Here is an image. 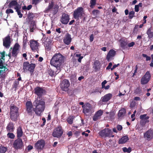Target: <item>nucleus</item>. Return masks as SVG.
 Listing matches in <instances>:
<instances>
[{"label": "nucleus", "mask_w": 153, "mask_h": 153, "mask_svg": "<svg viewBox=\"0 0 153 153\" xmlns=\"http://www.w3.org/2000/svg\"><path fill=\"white\" fill-rule=\"evenodd\" d=\"M33 111L38 116H40L45 108V102L42 99L41 96H38L33 102Z\"/></svg>", "instance_id": "obj_1"}, {"label": "nucleus", "mask_w": 153, "mask_h": 153, "mask_svg": "<svg viewBox=\"0 0 153 153\" xmlns=\"http://www.w3.org/2000/svg\"><path fill=\"white\" fill-rule=\"evenodd\" d=\"M64 57V56L60 53L55 54L51 60V65L55 67L60 71V66L63 62Z\"/></svg>", "instance_id": "obj_2"}, {"label": "nucleus", "mask_w": 153, "mask_h": 153, "mask_svg": "<svg viewBox=\"0 0 153 153\" xmlns=\"http://www.w3.org/2000/svg\"><path fill=\"white\" fill-rule=\"evenodd\" d=\"M35 60L34 59L30 61V64L28 62H25L23 63V70L24 71H29L31 74H32L34 71V69L36 67V65L35 63H31L33 62V61Z\"/></svg>", "instance_id": "obj_3"}, {"label": "nucleus", "mask_w": 153, "mask_h": 153, "mask_svg": "<svg viewBox=\"0 0 153 153\" xmlns=\"http://www.w3.org/2000/svg\"><path fill=\"white\" fill-rule=\"evenodd\" d=\"M83 9L82 7H80L77 8L75 10L73 14V16L75 19L79 20V18H82L85 15L83 11Z\"/></svg>", "instance_id": "obj_4"}, {"label": "nucleus", "mask_w": 153, "mask_h": 153, "mask_svg": "<svg viewBox=\"0 0 153 153\" xmlns=\"http://www.w3.org/2000/svg\"><path fill=\"white\" fill-rule=\"evenodd\" d=\"M82 107L83 108V112L85 114H91L94 112L93 108L89 103L85 104L82 106Z\"/></svg>", "instance_id": "obj_5"}, {"label": "nucleus", "mask_w": 153, "mask_h": 153, "mask_svg": "<svg viewBox=\"0 0 153 153\" xmlns=\"http://www.w3.org/2000/svg\"><path fill=\"white\" fill-rule=\"evenodd\" d=\"M24 146L21 139L18 138L15 140L13 143V147L16 150L22 149Z\"/></svg>", "instance_id": "obj_6"}, {"label": "nucleus", "mask_w": 153, "mask_h": 153, "mask_svg": "<svg viewBox=\"0 0 153 153\" xmlns=\"http://www.w3.org/2000/svg\"><path fill=\"white\" fill-rule=\"evenodd\" d=\"M30 46L33 52H36L39 51V43L37 41L35 40H31L30 42Z\"/></svg>", "instance_id": "obj_7"}, {"label": "nucleus", "mask_w": 153, "mask_h": 153, "mask_svg": "<svg viewBox=\"0 0 153 153\" xmlns=\"http://www.w3.org/2000/svg\"><path fill=\"white\" fill-rule=\"evenodd\" d=\"M113 132L111 129L106 128L105 129L101 131L100 132V135L102 137H114V135H113Z\"/></svg>", "instance_id": "obj_8"}, {"label": "nucleus", "mask_w": 153, "mask_h": 153, "mask_svg": "<svg viewBox=\"0 0 153 153\" xmlns=\"http://www.w3.org/2000/svg\"><path fill=\"white\" fill-rule=\"evenodd\" d=\"M70 84L69 81L66 79L63 80L60 84L62 90L64 91H67L69 90V87Z\"/></svg>", "instance_id": "obj_9"}, {"label": "nucleus", "mask_w": 153, "mask_h": 153, "mask_svg": "<svg viewBox=\"0 0 153 153\" xmlns=\"http://www.w3.org/2000/svg\"><path fill=\"white\" fill-rule=\"evenodd\" d=\"M151 77L149 72L147 71L141 79L140 82L142 85L147 84L149 81Z\"/></svg>", "instance_id": "obj_10"}, {"label": "nucleus", "mask_w": 153, "mask_h": 153, "mask_svg": "<svg viewBox=\"0 0 153 153\" xmlns=\"http://www.w3.org/2000/svg\"><path fill=\"white\" fill-rule=\"evenodd\" d=\"M63 131L60 126H59L56 128L54 129L53 134L54 137H59L62 135Z\"/></svg>", "instance_id": "obj_11"}, {"label": "nucleus", "mask_w": 153, "mask_h": 153, "mask_svg": "<svg viewBox=\"0 0 153 153\" xmlns=\"http://www.w3.org/2000/svg\"><path fill=\"white\" fill-rule=\"evenodd\" d=\"M25 105L27 112L29 114L31 115L33 113L34 108L32 102L30 101H27L26 102Z\"/></svg>", "instance_id": "obj_12"}, {"label": "nucleus", "mask_w": 153, "mask_h": 153, "mask_svg": "<svg viewBox=\"0 0 153 153\" xmlns=\"http://www.w3.org/2000/svg\"><path fill=\"white\" fill-rule=\"evenodd\" d=\"M35 93L37 96H42L46 94V91L44 88L37 87L34 89Z\"/></svg>", "instance_id": "obj_13"}, {"label": "nucleus", "mask_w": 153, "mask_h": 153, "mask_svg": "<svg viewBox=\"0 0 153 153\" xmlns=\"http://www.w3.org/2000/svg\"><path fill=\"white\" fill-rule=\"evenodd\" d=\"M70 20L69 15L67 14L63 13L60 19V21L62 24L64 25L67 24Z\"/></svg>", "instance_id": "obj_14"}, {"label": "nucleus", "mask_w": 153, "mask_h": 153, "mask_svg": "<svg viewBox=\"0 0 153 153\" xmlns=\"http://www.w3.org/2000/svg\"><path fill=\"white\" fill-rule=\"evenodd\" d=\"M45 144V141L42 140H38L35 144V148L38 150H41L44 147Z\"/></svg>", "instance_id": "obj_15"}, {"label": "nucleus", "mask_w": 153, "mask_h": 153, "mask_svg": "<svg viewBox=\"0 0 153 153\" xmlns=\"http://www.w3.org/2000/svg\"><path fill=\"white\" fill-rule=\"evenodd\" d=\"M10 43V38L9 36H7L3 39V45L6 48H9Z\"/></svg>", "instance_id": "obj_16"}, {"label": "nucleus", "mask_w": 153, "mask_h": 153, "mask_svg": "<svg viewBox=\"0 0 153 153\" xmlns=\"http://www.w3.org/2000/svg\"><path fill=\"white\" fill-rule=\"evenodd\" d=\"M116 54L115 51L113 49L110 50L107 53L106 56V59L108 62H110L111 59H113V57Z\"/></svg>", "instance_id": "obj_17"}, {"label": "nucleus", "mask_w": 153, "mask_h": 153, "mask_svg": "<svg viewBox=\"0 0 153 153\" xmlns=\"http://www.w3.org/2000/svg\"><path fill=\"white\" fill-rule=\"evenodd\" d=\"M72 41L71 35L68 33L66 34L63 39L64 43L66 45H69Z\"/></svg>", "instance_id": "obj_18"}, {"label": "nucleus", "mask_w": 153, "mask_h": 153, "mask_svg": "<svg viewBox=\"0 0 153 153\" xmlns=\"http://www.w3.org/2000/svg\"><path fill=\"white\" fill-rule=\"evenodd\" d=\"M14 6V9H15V8L16 7H19L21 6V4H19L18 3L17 0H11L8 4V7L11 8H12Z\"/></svg>", "instance_id": "obj_19"}, {"label": "nucleus", "mask_w": 153, "mask_h": 153, "mask_svg": "<svg viewBox=\"0 0 153 153\" xmlns=\"http://www.w3.org/2000/svg\"><path fill=\"white\" fill-rule=\"evenodd\" d=\"M103 113V111L100 110L98 111L95 114L93 117V120L96 121L98 120L100 118V116L102 115Z\"/></svg>", "instance_id": "obj_20"}, {"label": "nucleus", "mask_w": 153, "mask_h": 153, "mask_svg": "<svg viewBox=\"0 0 153 153\" xmlns=\"http://www.w3.org/2000/svg\"><path fill=\"white\" fill-rule=\"evenodd\" d=\"M120 46L123 50L127 49L128 48V42L126 40H122L120 41Z\"/></svg>", "instance_id": "obj_21"}, {"label": "nucleus", "mask_w": 153, "mask_h": 153, "mask_svg": "<svg viewBox=\"0 0 153 153\" xmlns=\"http://www.w3.org/2000/svg\"><path fill=\"white\" fill-rule=\"evenodd\" d=\"M6 129L8 132H13L14 129L13 123L12 122L9 123L7 126Z\"/></svg>", "instance_id": "obj_22"}, {"label": "nucleus", "mask_w": 153, "mask_h": 153, "mask_svg": "<svg viewBox=\"0 0 153 153\" xmlns=\"http://www.w3.org/2000/svg\"><path fill=\"white\" fill-rule=\"evenodd\" d=\"M145 137L151 139L153 138V131L152 130L147 131L144 134Z\"/></svg>", "instance_id": "obj_23"}, {"label": "nucleus", "mask_w": 153, "mask_h": 153, "mask_svg": "<svg viewBox=\"0 0 153 153\" xmlns=\"http://www.w3.org/2000/svg\"><path fill=\"white\" fill-rule=\"evenodd\" d=\"M10 113H18V108L13 104L10 105Z\"/></svg>", "instance_id": "obj_24"}, {"label": "nucleus", "mask_w": 153, "mask_h": 153, "mask_svg": "<svg viewBox=\"0 0 153 153\" xmlns=\"http://www.w3.org/2000/svg\"><path fill=\"white\" fill-rule=\"evenodd\" d=\"M153 30V28L152 27H151L147 31L146 33L148 36L149 38L150 39L153 37V32L152 31Z\"/></svg>", "instance_id": "obj_25"}, {"label": "nucleus", "mask_w": 153, "mask_h": 153, "mask_svg": "<svg viewBox=\"0 0 153 153\" xmlns=\"http://www.w3.org/2000/svg\"><path fill=\"white\" fill-rule=\"evenodd\" d=\"M128 140V137L127 136H124L119 140V144L124 143L126 142Z\"/></svg>", "instance_id": "obj_26"}, {"label": "nucleus", "mask_w": 153, "mask_h": 153, "mask_svg": "<svg viewBox=\"0 0 153 153\" xmlns=\"http://www.w3.org/2000/svg\"><path fill=\"white\" fill-rule=\"evenodd\" d=\"M23 131L21 126H19L17 129V137L18 138H20L23 134Z\"/></svg>", "instance_id": "obj_27"}, {"label": "nucleus", "mask_w": 153, "mask_h": 153, "mask_svg": "<svg viewBox=\"0 0 153 153\" xmlns=\"http://www.w3.org/2000/svg\"><path fill=\"white\" fill-rule=\"evenodd\" d=\"M18 113H10V118L12 120L16 121L17 120Z\"/></svg>", "instance_id": "obj_28"}, {"label": "nucleus", "mask_w": 153, "mask_h": 153, "mask_svg": "<svg viewBox=\"0 0 153 153\" xmlns=\"http://www.w3.org/2000/svg\"><path fill=\"white\" fill-rule=\"evenodd\" d=\"M54 6V2L53 1H51L49 3V5L47 8L45 10V11L47 13L53 9Z\"/></svg>", "instance_id": "obj_29"}, {"label": "nucleus", "mask_w": 153, "mask_h": 153, "mask_svg": "<svg viewBox=\"0 0 153 153\" xmlns=\"http://www.w3.org/2000/svg\"><path fill=\"white\" fill-rule=\"evenodd\" d=\"M126 110L124 108L121 109L119 111L118 116L119 117H123L126 114Z\"/></svg>", "instance_id": "obj_30"}, {"label": "nucleus", "mask_w": 153, "mask_h": 153, "mask_svg": "<svg viewBox=\"0 0 153 153\" xmlns=\"http://www.w3.org/2000/svg\"><path fill=\"white\" fill-rule=\"evenodd\" d=\"M21 8V6H20L18 7H16L15 8L16 11L17 12L18 15L19 16V18H21L23 16V14L21 13V10H20Z\"/></svg>", "instance_id": "obj_31"}, {"label": "nucleus", "mask_w": 153, "mask_h": 153, "mask_svg": "<svg viewBox=\"0 0 153 153\" xmlns=\"http://www.w3.org/2000/svg\"><path fill=\"white\" fill-rule=\"evenodd\" d=\"M35 16V13L32 12H29L27 15V18L29 21H31L33 19Z\"/></svg>", "instance_id": "obj_32"}, {"label": "nucleus", "mask_w": 153, "mask_h": 153, "mask_svg": "<svg viewBox=\"0 0 153 153\" xmlns=\"http://www.w3.org/2000/svg\"><path fill=\"white\" fill-rule=\"evenodd\" d=\"M149 117L147 116L146 114L141 115L140 116V118L142 120L146 122V120L149 119Z\"/></svg>", "instance_id": "obj_33"}, {"label": "nucleus", "mask_w": 153, "mask_h": 153, "mask_svg": "<svg viewBox=\"0 0 153 153\" xmlns=\"http://www.w3.org/2000/svg\"><path fill=\"white\" fill-rule=\"evenodd\" d=\"M111 98V96H103L102 97L101 100L103 102L108 101Z\"/></svg>", "instance_id": "obj_34"}, {"label": "nucleus", "mask_w": 153, "mask_h": 153, "mask_svg": "<svg viewBox=\"0 0 153 153\" xmlns=\"http://www.w3.org/2000/svg\"><path fill=\"white\" fill-rule=\"evenodd\" d=\"M7 149L4 146H0V153H5L7 151Z\"/></svg>", "instance_id": "obj_35"}, {"label": "nucleus", "mask_w": 153, "mask_h": 153, "mask_svg": "<svg viewBox=\"0 0 153 153\" xmlns=\"http://www.w3.org/2000/svg\"><path fill=\"white\" fill-rule=\"evenodd\" d=\"M11 53L12 56L13 57H16L18 55V51H17L14 49H13Z\"/></svg>", "instance_id": "obj_36"}, {"label": "nucleus", "mask_w": 153, "mask_h": 153, "mask_svg": "<svg viewBox=\"0 0 153 153\" xmlns=\"http://www.w3.org/2000/svg\"><path fill=\"white\" fill-rule=\"evenodd\" d=\"M48 72L49 75L51 76H53L55 75L54 71L51 69H49L48 70Z\"/></svg>", "instance_id": "obj_37"}, {"label": "nucleus", "mask_w": 153, "mask_h": 153, "mask_svg": "<svg viewBox=\"0 0 153 153\" xmlns=\"http://www.w3.org/2000/svg\"><path fill=\"white\" fill-rule=\"evenodd\" d=\"M5 51H3V52H1L0 51V56L1 57V59L3 60L4 61V57L5 56Z\"/></svg>", "instance_id": "obj_38"}, {"label": "nucleus", "mask_w": 153, "mask_h": 153, "mask_svg": "<svg viewBox=\"0 0 153 153\" xmlns=\"http://www.w3.org/2000/svg\"><path fill=\"white\" fill-rule=\"evenodd\" d=\"M10 132H9L7 134V136L9 138L13 139L14 138L15 136L13 133Z\"/></svg>", "instance_id": "obj_39"}, {"label": "nucleus", "mask_w": 153, "mask_h": 153, "mask_svg": "<svg viewBox=\"0 0 153 153\" xmlns=\"http://www.w3.org/2000/svg\"><path fill=\"white\" fill-rule=\"evenodd\" d=\"M20 48V45L17 43H16L14 45L13 49L16 50L17 51L19 50V48Z\"/></svg>", "instance_id": "obj_40"}, {"label": "nucleus", "mask_w": 153, "mask_h": 153, "mask_svg": "<svg viewBox=\"0 0 153 153\" xmlns=\"http://www.w3.org/2000/svg\"><path fill=\"white\" fill-rule=\"evenodd\" d=\"M96 0H91L90 1L91 5L90 6V7L91 8L94 7L96 4Z\"/></svg>", "instance_id": "obj_41"}, {"label": "nucleus", "mask_w": 153, "mask_h": 153, "mask_svg": "<svg viewBox=\"0 0 153 153\" xmlns=\"http://www.w3.org/2000/svg\"><path fill=\"white\" fill-rule=\"evenodd\" d=\"M19 83V82L18 80H15L13 85V87L15 88H17Z\"/></svg>", "instance_id": "obj_42"}, {"label": "nucleus", "mask_w": 153, "mask_h": 153, "mask_svg": "<svg viewBox=\"0 0 153 153\" xmlns=\"http://www.w3.org/2000/svg\"><path fill=\"white\" fill-rule=\"evenodd\" d=\"M100 13V11L97 10H94L92 11V13L93 15L96 17L98 14Z\"/></svg>", "instance_id": "obj_43"}, {"label": "nucleus", "mask_w": 153, "mask_h": 153, "mask_svg": "<svg viewBox=\"0 0 153 153\" xmlns=\"http://www.w3.org/2000/svg\"><path fill=\"white\" fill-rule=\"evenodd\" d=\"M123 150L124 152H128L130 153L131 152V150L130 147H129L127 149L126 147H124L123 148Z\"/></svg>", "instance_id": "obj_44"}, {"label": "nucleus", "mask_w": 153, "mask_h": 153, "mask_svg": "<svg viewBox=\"0 0 153 153\" xmlns=\"http://www.w3.org/2000/svg\"><path fill=\"white\" fill-rule=\"evenodd\" d=\"M41 1V0H32V4L36 5L39 4Z\"/></svg>", "instance_id": "obj_45"}, {"label": "nucleus", "mask_w": 153, "mask_h": 153, "mask_svg": "<svg viewBox=\"0 0 153 153\" xmlns=\"http://www.w3.org/2000/svg\"><path fill=\"white\" fill-rule=\"evenodd\" d=\"M134 13V12L133 11H131L129 12L128 16V18L129 19H131L133 17Z\"/></svg>", "instance_id": "obj_46"}, {"label": "nucleus", "mask_w": 153, "mask_h": 153, "mask_svg": "<svg viewBox=\"0 0 153 153\" xmlns=\"http://www.w3.org/2000/svg\"><path fill=\"white\" fill-rule=\"evenodd\" d=\"M58 6L55 7L53 8V15H55L56 14L58 10Z\"/></svg>", "instance_id": "obj_47"}, {"label": "nucleus", "mask_w": 153, "mask_h": 153, "mask_svg": "<svg viewBox=\"0 0 153 153\" xmlns=\"http://www.w3.org/2000/svg\"><path fill=\"white\" fill-rule=\"evenodd\" d=\"M142 56H143V57L146 58V61H149L151 59V57L150 56H148L146 54H143Z\"/></svg>", "instance_id": "obj_48"}, {"label": "nucleus", "mask_w": 153, "mask_h": 153, "mask_svg": "<svg viewBox=\"0 0 153 153\" xmlns=\"http://www.w3.org/2000/svg\"><path fill=\"white\" fill-rule=\"evenodd\" d=\"M27 42V38H26L24 37L23 39V45L24 47H26Z\"/></svg>", "instance_id": "obj_49"}, {"label": "nucleus", "mask_w": 153, "mask_h": 153, "mask_svg": "<svg viewBox=\"0 0 153 153\" xmlns=\"http://www.w3.org/2000/svg\"><path fill=\"white\" fill-rule=\"evenodd\" d=\"M141 88L139 87L137 88L135 91V93L137 94H139L141 93Z\"/></svg>", "instance_id": "obj_50"}, {"label": "nucleus", "mask_w": 153, "mask_h": 153, "mask_svg": "<svg viewBox=\"0 0 153 153\" xmlns=\"http://www.w3.org/2000/svg\"><path fill=\"white\" fill-rule=\"evenodd\" d=\"M67 121L70 124H72L73 122V118L71 117H69L67 119Z\"/></svg>", "instance_id": "obj_51"}, {"label": "nucleus", "mask_w": 153, "mask_h": 153, "mask_svg": "<svg viewBox=\"0 0 153 153\" xmlns=\"http://www.w3.org/2000/svg\"><path fill=\"white\" fill-rule=\"evenodd\" d=\"M13 12L14 11L13 10L11 9H7L6 11V13L7 14H8L10 13H13Z\"/></svg>", "instance_id": "obj_52"}, {"label": "nucleus", "mask_w": 153, "mask_h": 153, "mask_svg": "<svg viewBox=\"0 0 153 153\" xmlns=\"http://www.w3.org/2000/svg\"><path fill=\"white\" fill-rule=\"evenodd\" d=\"M93 93H100V90L98 88H96V89H94L92 92Z\"/></svg>", "instance_id": "obj_53"}, {"label": "nucleus", "mask_w": 153, "mask_h": 153, "mask_svg": "<svg viewBox=\"0 0 153 153\" xmlns=\"http://www.w3.org/2000/svg\"><path fill=\"white\" fill-rule=\"evenodd\" d=\"M112 62H110L109 63L108 65L106 67V69L107 70H109L110 69H111V68H111V67H112Z\"/></svg>", "instance_id": "obj_54"}, {"label": "nucleus", "mask_w": 153, "mask_h": 153, "mask_svg": "<svg viewBox=\"0 0 153 153\" xmlns=\"http://www.w3.org/2000/svg\"><path fill=\"white\" fill-rule=\"evenodd\" d=\"M77 56L78 57L79 56V58L78 59V61L79 62H81L82 59L83 58V56H81L80 54L77 55Z\"/></svg>", "instance_id": "obj_55"}, {"label": "nucleus", "mask_w": 153, "mask_h": 153, "mask_svg": "<svg viewBox=\"0 0 153 153\" xmlns=\"http://www.w3.org/2000/svg\"><path fill=\"white\" fill-rule=\"evenodd\" d=\"M135 45V43L134 42H131L128 44V47H131Z\"/></svg>", "instance_id": "obj_56"}, {"label": "nucleus", "mask_w": 153, "mask_h": 153, "mask_svg": "<svg viewBox=\"0 0 153 153\" xmlns=\"http://www.w3.org/2000/svg\"><path fill=\"white\" fill-rule=\"evenodd\" d=\"M94 65L95 66V67L96 68H97V66L99 65V62L98 61H96L94 62Z\"/></svg>", "instance_id": "obj_57"}, {"label": "nucleus", "mask_w": 153, "mask_h": 153, "mask_svg": "<svg viewBox=\"0 0 153 153\" xmlns=\"http://www.w3.org/2000/svg\"><path fill=\"white\" fill-rule=\"evenodd\" d=\"M117 128L118 131H120L122 130L123 127L121 125H118L117 126Z\"/></svg>", "instance_id": "obj_58"}, {"label": "nucleus", "mask_w": 153, "mask_h": 153, "mask_svg": "<svg viewBox=\"0 0 153 153\" xmlns=\"http://www.w3.org/2000/svg\"><path fill=\"white\" fill-rule=\"evenodd\" d=\"M107 82V81L106 80H104L102 83V88H104V87H105V85Z\"/></svg>", "instance_id": "obj_59"}, {"label": "nucleus", "mask_w": 153, "mask_h": 153, "mask_svg": "<svg viewBox=\"0 0 153 153\" xmlns=\"http://www.w3.org/2000/svg\"><path fill=\"white\" fill-rule=\"evenodd\" d=\"M36 24L34 22H32L31 23L30 27H35Z\"/></svg>", "instance_id": "obj_60"}, {"label": "nucleus", "mask_w": 153, "mask_h": 153, "mask_svg": "<svg viewBox=\"0 0 153 153\" xmlns=\"http://www.w3.org/2000/svg\"><path fill=\"white\" fill-rule=\"evenodd\" d=\"M90 40L91 42L93 41L94 39V36L93 34H91L90 36Z\"/></svg>", "instance_id": "obj_61"}, {"label": "nucleus", "mask_w": 153, "mask_h": 153, "mask_svg": "<svg viewBox=\"0 0 153 153\" xmlns=\"http://www.w3.org/2000/svg\"><path fill=\"white\" fill-rule=\"evenodd\" d=\"M139 6L138 5H136L135 6L134 10L136 12H138L139 10Z\"/></svg>", "instance_id": "obj_62"}, {"label": "nucleus", "mask_w": 153, "mask_h": 153, "mask_svg": "<svg viewBox=\"0 0 153 153\" xmlns=\"http://www.w3.org/2000/svg\"><path fill=\"white\" fill-rule=\"evenodd\" d=\"M138 68V66H137V65H136L135 66V70H134V73L133 74V76H134V75H135L136 73H137V71Z\"/></svg>", "instance_id": "obj_63"}, {"label": "nucleus", "mask_w": 153, "mask_h": 153, "mask_svg": "<svg viewBox=\"0 0 153 153\" xmlns=\"http://www.w3.org/2000/svg\"><path fill=\"white\" fill-rule=\"evenodd\" d=\"M27 150L28 151H30L33 148V147L30 145H29V146H28L27 147Z\"/></svg>", "instance_id": "obj_64"}]
</instances>
